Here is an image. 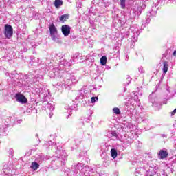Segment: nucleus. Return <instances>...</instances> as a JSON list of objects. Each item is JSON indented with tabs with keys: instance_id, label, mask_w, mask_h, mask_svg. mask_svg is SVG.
<instances>
[{
	"instance_id": "obj_1",
	"label": "nucleus",
	"mask_w": 176,
	"mask_h": 176,
	"mask_svg": "<svg viewBox=\"0 0 176 176\" xmlns=\"http://www.w3.org/2000/svg\"><path fill=\"white\" fill-rule=\"evenodd\" d=\"M50 34L52 41L57 43H61V40L58 38V30H57V28L54 23L50 25Z\"/></svg>"
},
{
	"instance_id": "obj_2",
	"label": "nucleus",
	"mask_w": 176,
	"mask_h": 176,
	"mask_svg": "<svg viewBox=\"0 0 176 176\" xmlns=\"http://www.w3.org/2000/svg\"><path fill=\"white\" fill-rule=\"evenodd\" d=\"M4 34L8 39H10V38H12L13 36V28H12V25H6Z\"/></svg>"
},
{
	"instance_id": "obj_3",
	"label": "nucleus",
	"mask_w": 176,
	"mask_h": 176,
	"mask_svg": "<svg viewBox=\"0 0 176 176\" xmlns=\"http://www.w3.org/2000/svg\"><path fill=\"white\" fill-rule=\"evenodd\" d=\"M62 34L64 36H68L71 34V26L68 25H63L61 27Z\"/></svg>"
},
{
	"instance_id": "obj_4",
	"label": "nucleus",
	"mask_w": 176,
	"mask_h": 176,
	"mask_svg": "<svg viewBox=\"0 0 176 176\" xmlns=\"http://www.w3.org/2000/svg\"><path fill=\"white\" fill-rule=\"evenodd\" d=\"M15 98L16 101H18V102H21V104H26L27 102V98H25L23 94H16Z\"/></svg>"
},
{
	"instance_id": "obj_5",
	"label": "nucleus",
	"mask_w": 176,
	"mask_h": 176,
	"mask_svg": "<svg viewBox=\"0 0 176 176\" xmlns=\"http://www.w3.org/2000/svg\"><path fill=\"white\" fill-rule=\"evenodd\" d=\"M107 135L109 138H111L113 141L120 140L119 135H118L116 131L109 132Z\"/></svg>"
},
{
	"instance_id": "obj_6",
	"label": "nucleus",
	"mask_w": 176,
	"mask_h": 176,
	"mask_svg": "<svg viewBox=\"0 0 176 176\" xmlns=\"http://www.w3.org/2000/svg\"><path fill=\"white\" fill-rule=\"evenodd\" d=\"M131 31L133 33L132 40L137 42L138 39V35H140V32L137 29L133 30V28H131Z\"/></svg>"
},
{
	"instance_id": "obj_7",
	"label": "nucleus",
	"mask_w": 176,
	"mask_h": 176,
	"mask_svg": "<svg viewBox=\"0 0 176 176\" xmlns=\"http://www.w3.org/2000/svg\"><path fill=\"white\" fill-rule=\"evenodd\" d=\"M141 13H142V8L141 7H138V11H134V10H133V19H135V17H138V16H140V14H141Z\"/></svg>"
},
{
	"instance_id": "obj_8",
	"label": "nucleus",
	"mask_w": 176,
	"mask_h": 176,
	"mask_svg": "<svg viewBox=\"0 0 176 176\" xmlns=\"http://www.w3.org/2000/svg\"><path fill=\"white\" fill-rule=\"evenodd\" d=\"M158 155L160 157V159H164L166 156H168V153H167V151H164L163 150H161L159 152Z\"/></svg>"
},
{
	"instance_id": "obj_9",
	"label": "nucleus",
	"mask_w": 176,
	"mask_h": 176,
	"mask_svg": "<svg viewBox=\"0 0 176 176\" xmlns=\"http://www.w3.org/2000/svg\"><path fill=\"white\" fill-rule=\"evenodd\" d=\"M68 19H69V15L67 14H63L59 17V20L60 21H61V23H64L65 21H67Z\"/></svg>"
},
{
	"instance_id": "obj_10",
	"label": "nucleus",
	"mask_w": 176,
	"mask_h": 176,
	"mask_svg": "<svg viewBox=\"0 0 176 176\" xmlns=\"http://www.w3.org/2000/svg\"><path fill=\"white\" fill-rule=\"evenodd\" d=\"M162 71L164 74H167V71H168V63L167 61L163 63Z\"/></svg>"
},
{
	"instance_id": "obj_11",
	"label": "nucleus",
	"mask_w": 176,
	"mask_h": 176,
	"mask_svg": "<svg viewBox=\"0 0 176 176\" xmlns=\"http://www.w3.org/2000/svg\"><path fill=\"white\" fill-rule=\"evenodd\" d=\"M54 5H55V8H56V9H58V8H60V6H63V1L55 0Z\"/></svg>"
},
{
	"instance_id": "obj_12",
	"label": "nucleus",
	"mask_w": 176,
	"mask_h": 176,
	"mask_svg": "<svg viewBox=\"0 0 176 176\" xmlns=\"http://www.w3.org/2000/svg\"><path fill=\"white\" fill-rule=\"evenodd\" d=\"M39 167V164H38L36 162H34L32 163L30 168H32V170H34V171L36 170V169Z\"/></svg>"
},
{
	"instance_id": "obj_13",
	"label": "nucleus",
	"mask_w": 176,
	"mask_h": 176,
	"mask_svg": "<svg viewBox=\"0 0 176 176\" xmlns=\"http://www.w3.org/2000/svg\"><path fill=\"white\" fill-rule=\"evenodd\" d=\"M111 157H113V159H116V157H118V151H116V149L112 148L111 150Z\"/></svg>"
},
{
	"instance_id": "obj_14",
	"label": "nucleus",
	"mask_w": 176,
	"mask_h": 176,
	"mask_svg": "<svg viewBox=\"0 0 176 176\" xmlns=\"http://www.w3.org/2000/svg\"><path fill=\"white\" fill-rule=\"evenodd\" d=\"M60 65H64V67H71V63L67 62L65 59L60 60Z\"/></svg>"
},
{
	"instance_id": "obj_15",
	"label": "nucleus",
	"mask_w": 176,
	"mask_h": 176,
	"mask_svg": "<svg viewBox=\"0 0 176 176\" xmlns=\"http://www.w3.org/2000/svg\"><path fill=\"white\" fill-rule=\"evenodd\" d=\"M100 64L101 65H105L107 64V56H104L100 58Z\"/></svg>"
},
{
	"instance_id": "obj_16",
	"label": "nucleus",
	"mask_w": 176,
	"mask_h": 176,
	"mask_svg": "<svg viewBox=\"0 0 176 176\" xmlns=\"http://www.w3.org/2000/svg\"><path fill=\"white\" fill-rule=\"evenodd\" d=\"M113 113H115L116 115H120L121 112H120V109L118 107H114L113 109Z\"/></svg>"
},
{
	"instance_id": "obj_17",
	"label": "nucleus",
	"mask_w": 176,
	"mask_h": 176,
	"mask_svg": "<svg viewBox=\"0 0 176 176\" xmlns=\"http://www.w3.org/2000/svg\"><path fill=\"white\" fill-rule=\"evenodd\" d=\"M149 101L152 103V107H156L157 104L155 102V99L152 98V96H149Z\"/></svg>"
},
{
	"instance_id": "obj_18",
	"label": "nucleus",
	"mask_w": 176,
	"mask_h": 176,
	"mask_svg": "<svg viewBox=\"0 0 176 176\" xmlns=\"http://www.w3.org/2000/svg\"><path fill=\"white\" fill-rule=\"evenodd\" d=\"M120 6L122 9L126 8V0H120Z\"/></svg>"
},
{
	"instance_id": "obj_19",
	"label": "nucleus",
	"mask_w": 176,
	"mask_h": 176,
	"mask_svg": "<svg viewBox=\"0 0 176 176\" xmlns=\"http://www.w3.org/2000/svg\"><path fill=\"white\" fill-rule=\"evenodd\" d=\"M96 100L98 101V98H97V97H92L91 98V101L92 104H94V102H96Z\"/></svg>"
},
{
	"instance_id": "obj_20",
	"label": "nucleus",
	"mask_w": 176,
	"mask_h": 176,
	"mask_svg": "<svg viewBox=\"0 0 176 176\" xmlns=\"http://www.w3.org/2000/svg\"><path fill=\"white\" fill-rule=\"evenodd\" d=\"M76 58H78V54H74L73 56L74 63H76V61H78V60H76Z\"/></svg>"
},
{
	"instance_id": "obj_21",
	"label": "nucleus",
	"mask_w": 176,
	"mask_h": 176,
	"mask_svg": "<svg viewBox=\"0 0 176 176\" xmlns=\"http://www.w3.org/2000/svg\"><path fill=\"white\" fill-rule=\"evenodd\" d=\"M128 82H126V85H130V83L131 82V78H130V76H127L126 78Z\"/></svg>"
},
{
	"instance_id": "obj_22",
	"label": "nucleus",
	"mask_w": 176,
	"mask_h": 176,
	"mask_svg": "<svg viewBox=\"0 0 176 176\" xmlns=\"http://www.w3.org/2000/svg\"><path fill=\"white\" fill-rule=\"evenodd\" d=\"M139 72H140V74H144V67H139Z\"/></svg>"
},
{
	"instance_id": "obj_23",
	"label": "nucleus",
	"mask_w": 176,
	"mask_h": 176,
	"mask_svg": "<svg viewBox=\"0 0 176 176\" xmlns=\"http://www.w3.org/2000/svg\"><path fill=\"white\" fill-rule=\"evenodd\" d=\"M150 15H151V16H152V15L156 16V12L152 10V11L150 12Z\"/></svg>"
},
{
	"instance_id": "obj_24",
	"label": "nucleus",
	"mask_w": 176,
	"mask_h": 176,
	"mask_svg": "<svg viewBox=\"0 0 176 176\" xmlns=\"http://www.w3.org/2000/svg\"><path fill=\"white\" fill-rule=\"evenodd\" d=\"M72 109H73L72 107H69L67 109V112H69V113H71V111H72Z\"/></svg>"
},
{
	"instance_id": "obj_25",
	"label": "nucleus",
	"mask_w": 176,
	"mask_h": 176,
	"mask_svg": "<svg viewBox=\"0 0 176 176\" xmlns=\"http://www.w3.org/2000/svg\"><path fill=\"white\" fill-rule=\"evenodd\" d=\"M175 113H176V108L172 111V113H171L172 116H174V115H175Z\"/></svg>"
},
{
	"instance_id": "obj_26",
	"label": "nucleus",
	"mask_w": 176,
	"mask_h": 176,
	"mask_svg": "<svg viewBox=\"0 0 176 176\" xmlns=\"http://www.w3.org/2000/svg\"><path fill=\"white\" fill-rule=\"evenodd\" d=\"M149 21H151V19H147V20H146L147 24H148Z\"/></svg>"
},
{
	"instance_id": "obj_27",
	"label": "nucleus",
	"mask_w": 176,
	"mask_h": 176,
	"mask_svg": "<svg viewBox=\"0 0 176 176\" xmlns=\"http://www.w3.org/2000/svg\"><path fill=\"white\" fill-rule=\"evenodd\" d=\"M173 56H176V50L173 52Z\"/></svg>"
},
{
	"instance_id": "obj_28",
	"label": "nucleus",
	"mask_w": 176,
	"mask_h": 176,
	"mask_svg": "<svg viewBox=\"0 0 176 176\" xmlns=\"http://www.w3.org/2000/svg\"><path fill=\"white\" fill-rule=\"evenodd\" d=\"M52 109H54V107L51 106Z\"/></svg>"
},
{
	"instance_id": "obj_29",
	"label": "nucleus",
	"mask_w": 176,
	"mask_h": 176,
	"mask_svg": "<svg viewBox=\"0 0 176 176\" xmlns=\"http://www.w3.org/2000/svg\"><path fill=\"white\" fill-rule=\"evenodd\" d=\"M162 0H158V2H160Z\"/></svg>"
},
{
	"instance_id": "obj_30",
	"label": "nucleus",
	"mask_w": 176,
	"mask_h": 176,
	"mask_svg": "<svg viewBox=\"0 0 176 176\" xmlns=\"http://www.w3.org/2000/svg\"><path fill=\"white\" fill-rule=\"evenodd\" d=\"M21 122V120H19V123Z\"/></svg>"
},
{
	"instance_id": "obj_31",
	"label": "nucleus",
	"mask_w": 176,
	"mask_h": 176,
	"mask_svg": "<svg viewBox=\"0 0 176 176\" xmlns=\"http://www.w3.org/2000/svg\"><path fill=\"white\" fill-rule=\"evenodd\" d=\"M128 140H131V138H128Z\"/></svg>"
}]
</instances>
